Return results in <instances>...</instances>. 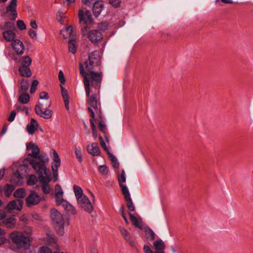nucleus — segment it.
I'll return each mask as SVG.
<instances>
[{"label": "nucleus", "mask_w": 253, "mask_h": 253, "mask_svg": "<svg viewBox=\"0 0 253 253\" xmlns=\"http://www.w3.org/2000/svg\"><path fill=\"white\" fill-rule=\"evenodd\" d=\"M6 130H7V127L5 126H4L0 132V134L3 135L6 132Z\"/></svg>", "instance_id": "64"}, {"label": "nucleus", "mask_w": 253, "mask_h": 253, "mask_svg": "<svg viewBox=\"0 0 253 253\" xmlns=\"http://www.w3.org/2000/svg\"><path fill=\"white\" fill-rule=\"evenodd\" d=\"M38 175V178L40 183L41 184L42 192L44 194H47L49 193L50 188L48 183L51 181L50 177V173L47 171L46 168L42 169L39 168V170L35 171Z\"/></svg>", "instance_id": "7"}, {"label": "nucleus", "mask_w": 253, "mask_h": 253, "mask_svg": "<svg viewBox=\"0 0 253 253\" xmlns=\"http://www.w3.org/2000/svg\"><path fill=\"white\" fill-rule=\"evenodd\" d=\"M51 105V101H48L46 104L39 101L38 104L35 107V112L37 115L45 119H49L51 118L52 111L49 109H46Z\"/></svg>", "instance_id": "8"}, {"label": "nucleus", "mask_w": 253, "mask_h": 253, "mask_svg": "<svg viewBox=\"0 0 253 253\" xmlns=\"http://www.w3.org/2000/svg\"><path fill=\"white\" fill-rule=\"evenodd\" d=\"M15 189V186L9 184H6L4 186V193L5 196L9 197Z\"/></svg>", "instance_id": "34"}, {"label": "nucleus", "mask_w": 253, "mask_h": 253, "mask_svg": "<svg viewBox=\"0 0 253 253\" xmlns=\"http://www.w3.org/2000/svg\"><path fill=\"white\" fill-rule=\"evenodd\" d=\"M13 50L18 55H22L24 53L25 47L23 43L19 40H15L12 43Z\"/></svg>", "instance_id": "18"}, {"label": "nucleus", "mask_w": 253, "mask_h": 253, "mask_svg": "<svg viewBox=\"0 0 253 253\" xmlns=\"http://www.w3.org/2000/svg\"><path fill=\"white\" fill-rule=\"evenodd\" d=\"M145 235L147 239L150 241H153L155 238V234L154 231L150 228H147L145 230Z\"/></svg>", "instance_id": "36"}, {"label": "nucleus", "mask_w": 253, "mask_h": 253, "mask_svg": "<svg viewBox=\"0 0 253 253\" xmlns=\"http://www.w3.org/2000/svg\"><path fill=\"white\" fill-rule=\"evenodd\" d=\"M10 182L14 185H20L23 183V177L19 170L15 171L11 175Z\"/></svg>", "instance_id": "20"}, {"label": "nucleus", "mask_w": 253, "mask_h": 253, "mask_svg": "<svg viewBox=\"0 0 253 253\" xmlns=\"http://www.w3.org/2000/svg\"><path fill=\"white\" fill-rule=\"evenodd\" d=\"M154 246L156 250L162 251L165 248V245L164 242L161 240H156L154 242Z\"/></svg>", "instance_id": "35"}, {"label": "nucleus", "mask_w": 253, "mask_h": 253, "mask_svg": "<svg viewBox=\"0 0 253 253\" xmlns=\"http://www.w3.org/2000/svg\"><path fill=\"white\" fill-rule=\"evenodd\" d=\"M32 62V58L28 55L19 58L17 63L19 65L18 72L21 76L28 78L32 76V73L30 68Z\"/></svg>", "instance_id": "6"}, {"label": "nucleus", "mask_w": 253, "mask_h": 253, "mask_svg": "<svg viewBox=\"0 0 253 253\" xmlns=\"http://www.w3.org/2000/svg\"><path fill=\"white\" fill-rule=\"evenodd\" d=\"M87 37L92 42H96L103 38V35L98 30H93L87 33Z\"/></svg>", "instance_id": "15"}, {"label": "nucleus", "mask_w": 253, "mask_h": 253, "mask_svg": "<svg viewBox=\"0 0 253 253\" xmlns=\"http://www.w3.org/2000/svg\"><path fill=\"white\" fill-rule=\"evenodd\" d=\"M26 147L28 151H31L28 154V156L34 159L27 158L24 159V162H28L35 171L39 170V168H41L42 169L45 168L46 164L48 162L49 159L45 154L40 155V150L39 146L30 142L27 144Z\"/></svg>", "instance_id": "2"}, {"label": "nucleus", "mask_w": 253, "mask_h": 253, "mask_svg": "<svg viewBox=\"0 0 253 253\" xmlns=\"http://www.w3.org/2000/svg\"><path fill=\"white\" fill-rule=\"evenodd\" d=\"M40 98L41 99L48 100L49 98V95L47 92L42 91L40 93Z\"/></svg>", "instance_id": "53"}, {"label": "nucleus", "mask_w": 253, "mask_h": 253, "mask_svg": "<svg viewBox=\"0 0 253 253\" xmlns=\"http://www.w3.org/2000/svg\"><path fill=\"white\" fill-rule=\"evenodd\" d=\"M23 204V202L22 200L17 199L9 202L6 206V208L9 211L17 210L20 211L22 208Z\"/></svg>", "instance_id": "17"}, {"label": "nucleus", "mask_w": 253, "mask_h": 253, "mask_svg": "<svg viewBox=\"0 0 253 253\" xmlns=\"http://www.w3.org/2000/svg\"><path fill=\"white\" fill-rule=\"evenodd\" d=\"M29 34L32 39L36 38L37 37V32L36 31L31 29L29 31Z\"/></svg>", "instance_id": "57"}, {"label": "nucleus", "mask_w": 253, "mask_h": 253, "mask_svg": "<svg viewBox=\"0 0 253 253\" xmlns=\"http://www.w3.org/2000/svg\"><path fill=\"white\" fill-rule=\"evenodd\" d=\"M128 214L132 225L138 229H142L143 228V223L142 219L135 216L130 212L128 213Z\"/></svg>", "instance_id": "23"}, {"label": "nucleus", "mask_w": 253, "mask_h": 253, "mask_svg": "<svg viewBox=\"0 0 253 253\" xmlns=\"http://www.w3.org/2000/svg\"><path fill=\"white\" fill-rule=\"evenodd\" d=\"M40 253H53L49 248L43 246L40 248Z\"/></svg>", "instance_id": "52"}, {"label": "nucleus", "mask_w": 253, "mask_h": 253, "mask_svg": "<svg viewBox=\"0 0 253 253\" xmlns=\"http://www.w3.org/2000/svg\"><path fill=\"white\" fill-rule=\"evenodd\" d=\"M37 177L35 175H31L27 181V184L29 185H34L36 183Z\"/></svg>", "instance_id": "44"}, {"label": "nucleus", "mask_w": 253, "mask_h": 253, "mask_svg": "<svg viewBox=\"0 0 253 253\" xmlns=\"http://www.w3.org/2000/svg\"><path fill=\"white\" fill-rule=\"evenodd\" d=\"M52 152L53 154L52 158L54 161V163L52 164L51 168L53 171V181L54 182H55L58 179V169L60 166L61 162L57 152L55 150L53 149Z\"/></svg>", "instance_id": "10"}, {"label": "nucleus", "mask_w": 253, "mask_h": 253, "mask_svg": "<svg viewBox=\"0 0 253 253\" xmlns=\"http://www.w3.org/2000/svg\"><path fill=\"white\" fill-rule=\"evenodd\" d=\"M221 1L225 4L233 3V1L231 0H221Z\"/></svg>", "instance_id": "63"}, {"label": "nucleus", "mask_w": 253, "mask_h": 253, "mask_svg": "<svg viewBox=\"0 0 253 253\" xmlns=\"http://www.w3.org/2000/svg\"><path fill=\"white\" fill-rule=\"evenodd\" d=\"M5 174V169L3 168L0 169V180L2 179Z\"/></svg>", "instance_id": "61"}, {"label": "nucleus", "mask_w": 253, "mask_h": 253, "mask_svg": "<svg viewBox=\"0 0 253 253\" xmlns=\"http://www.w3.org/2000/svg\"><path fill=\"white\" fill-rule=\"evenodd\" d=\"M14 27L15 26L14 23L9 21L3 22L0 24V28L3 31V32L13 30L14 29Z\"/></svg>", "instance_id": "27"}, {"label": "nucleus", "mask_w": 253, "mask_h": 253, "mask_svg": "<svg viewBox=\"0 0 253 253\" xmlns=\"http://www.w3.org/2000/svg\"><path fill=\"white\" fill-rule=\"evenodd\" d=\"M75 154L76 156V158L79 161V162L81 163L83 161L82 157V153L81 149L80 148L79 149L76 148L75 150Z\"/></svg>", "instance_id": "47"}, {"label": "nucleus", "mask_w": 253, "mask_h": 253, "mask_svg": "<svg viewBox=\"0 0 253 253\" xmlns=\"http://www.w3.org/2000/svg\"><path fill=\"white\" fill-rule=\"evenodd\" d=\"M30 26L32 28L37 29L38 28V25L35 20H32L30 22Z\"/></svg>", "instance_id": "59"}, {"label": "nucleus", "mask_w": 253, "mask_h": 253, "mask_svg": "<svg viewBox=\"0 0 253 253\" xmlns=\"http://www.w3.org/2000/svg\"><path fill=\"white\" fill-rule=\"evenodd\" d=\"M118 180L119 184V186L121 188L122 192L123 193L124 188L126 189L127 191H129L128 189L126 187V185H124L123 183L125 182L126 181V177L125 175V172L124 169L122 170L121 173L120 174H118Z\"/></svg>", "instance_id": "25"}, {"label": "nucleus", "mask_w": 253, "mask_h": 253, "mask_svg": "<svg viewBox=\"0 0 253 253\" xmlns=\"http://www.w3.org/2000/svg\"><path fill=\"white\" fill-rule=\"evenodd\" d=\"M69 52L73 54H75L77 50V42L75 39H71L68 42Z\"/></svg>", "instance_id": "30"}, {"label": "nucleus", "mask_w": 253, "mask_h": 253, "mask_svg": "<svg viewBox=\"0 0 253 253\" xmlns=\"http://www.w3.org/2000/svg\"><path fill=\"white\" fill-rule=\"evenodd\" d=\"M87 110L90 113V116L91 117V119L89 120V122L90 124V126L92 130V135L94 139H96L97 137V133L96 128L94 122V120H95V113L93 111V110L90 107H88Z\"/></svg>", "instance_id": "19"}, {"label": "nucleus", "mask_w": 253, "mask_h": 253, "mask_svg": "<svg viewBox=\"0 0 253 253\" xmlns=\"http://www.w3.org/2000/svg\"><path fill=\"white\" fill-rule=\"evenodd\" d=\"M122 194L126 201V207L128 211H135V207L130 198L129 191H127L126 189L125 188H124L123 193H122Z\"/></svg>", "instance_id": "16"}, {"label": "nucleus", "mask_w": 253, "mask_h": 253, "mask_svg": "<svg viewBox=\"0 0 253 253\" xmlns=\"http://www.w3.org/2000/svg\"><path fill=\"white\" fill-rule=\"evenodd\" d=\"M41 197L35 191H32L31 194L26 198V203L28 206L36 205L41 201Z\"/></svg>", "instance_id": "13"}, {"label": "nucleus", "mask_w": 253, "mask_h": 253, "mask_svg": "<svg viewBox=\"0 0 253 253\" xmlns=\"http://www.w3.org/2000/svg\"><path fill=\"white\" fill-rule=\"evenodd\" d=\"M16 108L18 111H22V112H24L26 114H27V115L28 114V113H29L28 109L26 107L18 105H16Z\"/></svg>", "instance_id": "49"}, {"label": "nucleus", "mask_w": 253, "mask_h": 253, "mask_svg": "<svg viewBox=\"0 0 253 253\" xmlns=\"http://www.w3.org/2000/svg\"><path fill=\"white\" fill-rule=\"evenodd\" d=\"M87 103L89 105L90 107L93 108L96 114L98 117V119L95 121L98 122V127L99 130L103 133L106 142L109 143V139L108 135L107 128L105 125L102 112L100 108V103L99 101V95L98 93H91L90 96L88 97Z\"/></svg>", "instance_id": "3"}, {"label": "nucleus", "mask_w": 253, "mask_h": 253, "mask_svg": "<svg viewBox=\"0 0 253 253\" xmlns=\"http://www.w3.org/2000/svg\"><path fill=\"white\" fill-rule=\"evenodd\" d=\"M9 237L15 248L18 250L28 249L33 240L30 234L18 231L12 232Z\"/></svg>", "instance_id": "4"}, {"label": "nucleus", "mask_w": 253, "mask_h": 253, "mask_svg": "<svg viewBox=\"0 0 253 253\" xmlns=\"http://www.w3.org/2000/svg\"><path fill=\"white\" fill-rule=\"evenodd\" d=\"M38 125V122L34 119H32L30 124L26 126V129L30 134H33L35 131V126Z\"/></svg>", "instance_id": "29"}, {"label": "nucleus", "mask_w": 253, "mask_h": 253, "mask_svg": "<svg viewBox=\"0 0 253 253\" xmlns=\"http://www.w3.org/2000/svg\"><path fill=\"white\" fill-rule=\"evenodd\" d=\"M56 204L62 205L63 207L67 205V201L61 197V196H55Z\"/></svg>", "instance_id": "42"}, {"label": "nucleus", "mask_w": 253, "mask_h": 253, "mask_svg": "<svg viewBox=\"0 0 253 253\" xmlns=\"http://www.w3.org/2000/svg\"><path fill=\"white\" fill-rule=\"evenodd\" d=\"M61 94L65 103V108L67 110H69V97L67 90L61 85Z\"/></svg>", "instance_id": "26"}, {"label": "nucleus", "mask_w": 253, "mask_h": 253, "mask_svg": "<svg viewBox=\"0 0 253 253\" xmlns=\"http://www.w3.org/2000/svg\"><path fill=\"white\" fill-rule=\"evenodd\" d=\"M26 195L25 191L23 188H19L14 193L13 196L16 198H24Z\"/></svg>", "instance_id": "37"}, {"label": "nucleus", "mask_w": 253, "mask_h": 253, "mask_svg": "<svg viewBox=\"0 0 253 253\" xmlns=\"http://www.w3.org/2000/svg\"><path fill=\"white\" fill-rule=\"evenodd\" d=\"M55 196L62 195L63 192L62 190L61 186L59 185L56 184L55 185Z\"/></svg>", "instance_id": "46"}, {"label": "nucleus", "mask_w": 253, "mask_h": 253, "mask_svg": "<svg viewBox=\"0 0 253 253\" xmlns=\"http://www.w3.org/2000/svg\"><path fill=\"white\" fill-rule=\"evenodd\" d=\"M97 0H82L84 4L90 8H91Z\"/></svg>", "instance_id": "45"}, {"label": "nucleus", "mask_w": 253, "mask_h": 253, "mask_svg": "<svg viewBox=\"0 0 253 253\" xmlns=\"http://www.w3.org/2000/svg\"><path fill=\"white\" fill-rule=\"evenodd\" d=\"M16 114V113L15 111H14V110L12 111L8 118V121L10 122H13L15 119Z\"/></svg>", "instance_id": "56"}, {"label": "nucleus", "mask_w": 253, "mask_h": 253, "mask_svg": "<svg viewBox=\"0 0 253 253\" xmlns=\"http://www.w3.org/2000/svg\"><path fill=\"white\" fill-rule=\"evenodd\" d=\"M5 216V214L4 211L0 210V219H2L4 218Z\"/></svg>", "instance_id": "62"}, {"label": "nucleus", "mask_w": 253, "mask_h": 253, "mask_svg": "<svg viewBox=\"0 0 253 253\" xmlns=\"http://www.w3.org/2000/svg\"><path fill=\"white\" fill-rule=\"evenodd\" d=\"M109 2L113 6L118 7L120 5L121 0H109Z\"/></svg>", "instance_id": "51"}, {"label": "nucleus", "mask_w": 253, "mask_h": 253, "mask_svg": "<svg viewBox=\"0 0 253 253\" xmlns=\"http://www.w3.org/2000/svg\"><path fill=\"white\" fill-rule=\"evenodd\" d=\"M17 5V0H11L9 5L6 7V11L10 12V15L12 17V20H15L16 18L17 13L16 7Z\"/></svg>", "instance_id": "21"}, {"label": "nucleus", "mask_w": 253, "mask_h": 253, "mask_svg": "<svg viewBox=\"0 0 253 253\" xmlns=\"http://www.w3.org/2000/svg\"><path fill=\"white\" fill-rule=\"evenodd\" d=\"M104 8L103 1L98 0L91 7L93 15L97 17L101 13Z\"/></svg>", "instance_id": "22"}, {"label": "nucleus", "mask_w": 253, "mask_h": 253, "mask_svg": "<svg viewBox=\"0 0 253 253\" xmlns=\"http://www.w3.org/2000/svg\"><path fill=\"white\" fill-rule=\"evenodd\" d=\"M87 151L93 156L98 155L100 152L99 148L96 143H92L90 146H88Z\"/></svg>", "instance_id": "24"}, {"label": "nucleus", "mask_w": 253, "mask_h": 253, "mask_svg": "<svg viewBox=\"0 0 253 253\" xmlns=\"http://www.w3.org/2000/svg\"><path fill=\"white\" fill-rule=\"evenodd\" d=\"M30 95L28 93H23L20 94L18 101L22 104H27L30 100Z\"/></svg>", "instance_id": "32"}, {"label": "nucleus", "mask_w": 253, "mask_h": 253, "mask_svg": "<svg viewBox=\"0 0 253 253\" xmlns=\"http://www.w3.org/2000/svg\"><path fill=\"white\" fill-rule=\"evenodd\" d=\"M72 33V27L71 26H69L66 27L65 29L61 31V34L63 35V36L64 39H66V37H65V33L66 35H71Z\"/></svg>", "instance_id": "43"}, {"label": "nucleus", "mask_w": 253, "mask_h": 253, "mask_svg": "<svg viewBox=\"0 0 253 253\" xmlns=\"http://www.w3.org/2000/svg\"><path fill=\"white\" fill-rule=\"evenodd\" d=\"M101 57L98 51H94L89 54L88 59L84 65L79 64L80 73L83 78V82L87 97L90 96V93H98L99 95L101 84L102 80V73L93 71L94 68L98 66L101 62Z\"/></svg>", "instance_id": "1"}, {"label": "nucleus", "mask_w": 253, "mask_h": 253, "mask_svg": "<svg viewBox=\"0 0 253 253\" xmlns=\"http://www.w3.org/2000/svg\"><path fill=\"white\" fill-rule=\"evenodd\" d=\"M29 87V83L27 80L23 79L21 82L20 88L21 90L25 92L27 91Z\"/></svg>", "instance_id": "39"}, {"label": "nucleus", "mask_w": 253, "mask_h": 253, "mask_svg": "<svg viewBox=\"0 0 253 253\" xmlns=\"http://www.w3.org/2000/svg\"><path fill=\"white\" fill-rule=\"evenodd\" d=\"M74 192L77 200L81 199L82 197L85 196L83 193L82 188L76 185L73 186Z\"/></svg>", "instance_id": "31"}, {"label": "nucleus", "mask_w": 253, "mask_h": 253, "mask_svg": "<svg viewBox=\"0 0 253 253\" xmlns=\"http://www.w3.org/2000/svg\"><path fill=\"white\" fill-rule=\"evenodd\" d=\"M120 232L125 239V240L133 248H135L136 246V242L134 241L130 234L124 227H120Z\"/></svg>", "instance_id": "14"}, {"label": "nucleus", "mask_w": 253, "mask_h": 253, "mask_svg": "<svg viewBox=\"0 0 253 253\" xmlns=\"http://www.w3.org/2000/svg\"><path fill=\"white\" fill-rule=\"evenodd\" d=\"M50 217L57 233L60 235L64 233V225L66 223L65 218L60 212L53 209L50 211Z\"/></svg>", "instance_id": "5"}, {"label": "nucleus", "mask_w": 253, "mask_h": 253, "mask_svg": "<svg viewBox=\"0 0 253 253\" xmlns=\"http://www.w3.org/2000/svg\"><path fill=\"white\" fill-rule=\"evenodd\" d=\"M3 223L7 228H12L15 225L16 219L13 217L7 218L3 221Z\"/></svg>", "instance_id": "33"}, {"label": "nucleus", "mask_w": 253, "mask_h": 253, "mask_svg": "<svg viewBox=\"0 0 253 253\" xmlns=\"http://www.w3.org/2000/svg\"><path fill=\"white\" fill-rule=\"evenodd\" d=\"M143 251L145 253H153L149 246L145 245L143 247ZM155 253H165L164 252H155Z\"/></svg>", "instance_id": "54"}, {"label": "nucleus", "mask_w": 253, "mask_h": 253, "mask_svg": "<svg viewBox=\"0 0 253 253\" xmlns=\"http://www.w3.org/2000/svg\"><path fill=\"white\" fill-rule=\"evenodd\" d=\"M58 79H59V81L61 82V83H62L63 84H64L65 83V80L64 78V74H63V72L61 70H60L59 72Z\"/></svg>", "instance_id": "55"}, {"label": "nucleus", "mask_w": 253, "mask_h": 253, "mask_svg": "<svg viewBox=\"0 0 253 253\" xmlns=\"http://www.w3.org/2000/svg\"><path fill=\"white\" fill-rule=\"evenodd\" d=\"M38 84H39L38 81H37V80L33 81V82H32L31 86V88H30L31 93H33L36 91V90L37 89V86H38Z\"/></svg>", "instance_id": "48"}, {"label": "nucleus", "mask_w": 253, "mask_h": 253, "mask_svg": "<svg viewBox=\"0 0 253 253\" xmlns=\"http://www.w3.org/2000/svg\"><path fill=\"white\" fill-rule=\"evenodd\" d=\"M99 172L103 175L107 176L108 174V168L105 165L99 166L98 167Z\"/></svg>", "instance_id": "40"}, {"label": "nucleus", "mask_w": 253, "mask_h": 253, "mask_svg": "<svg viewBox=\"0 0 253 253\" xmlns=\"http://www.w3.org/2000/svg\"><path fill=\"white\" fill-rule=\"evenodd\" d=\"M64 208L71 214H75L76 213L75 208L68 202H67V205L64 207Z\"/></svg>", "instance_id": "38"}, {"label": "nucleus", "mask_w": 253, "mask_h": 253, "mask_svg": "<svg viewBox=\"0 0 253 253\" xmlns=\"http://www.w3.org/2000/svg\"><path fill=\"white\" fill-rule=\"evenodd\" d=\"M79 18L80 22H83L84 24H90L92 21V18L91 13L88 10L84 11L80 9L79 11Z\"/></svg>", "instance_id": "12"}, {"label": "nucleus", "mask_w": 253, "mask_h": 253, "mask_svg": "<svg viewBox=\"0 0 253 253\" xmlns=\"http://www.w3.org/2000/svg\"><path fill=\"white\" fill-rule=\"evenodd\" d=\"M2 36L3 38L7 42H13L15 38V34L13 30L3 32Z\"/></svg>", "instance_id": "28"}, {"label": "nucleus", "mask_w": 253, "mask_h": 253, "mask_svg": "<svg viewBox=\"0 0 253 253\" xmlns=\"http://www.w3.org/2000/svg\"><path fill=\"white\" fill-rule=\"evenodd\" d=\"M99 139L101 147L108 155V156L111 161L112 166L114 169H118L119 168L120 164L117 158L114 155L110 153L109 149L106 146V143L103 140V137L102 136H99Z\"/></svg>", "instance_id": "11"}, {"label": "nucleus", "mask_w": 253, "mask_h": 253, "mask_svg": "<svg viewBox=\"0 0 253 253\" xmlns=\"http://www.w3.org/2000/svg\"><path fill=\"white\" fill-rule=\"evenodd\" d=\"M108 27V24L106 22H101L98 24L97 26V30L98 31L102 33V32H104L106 30Z\"/></svg>", "instance_id": "41"}, {"label": "nucleus", "mask_w": 253, "mask_h": 253, "mask_svg": "<svg viewBox=\"0 0 253 253\" xmlns=\"http://www.w3.org/2000/svg\"><path fill=\"white\" fill-rule=\"evenodd\" d=\"M63 15V12L62 11V10H59L56 14L57 19L59 21H60L61 20Z\"/></svg>", "instance_id": "58"}, {"label": "nucleus", "mask_w": 253, "mask_h": 253, "mask_svg": "<svg viewBox=\"0 0 253 253\" xmlns=\"http://www.w3.org/2000/svg\"><path fill=\"white\" fill-rule=\"evenodd\" d=\"M17 26L21 30H25L26 28V26L22 20H18L17 21Z\"/></svg>", "instance_id": "50"}, {"label": "nucleus", "mask_w": 253, "mask_h": 253, "mask_svg": "<svg viewBox=\"0 0 253 253\" xmlns=\"http://www.w3.org/2000/svg\"><path fill=\"white\" fill-rule=\"evenodd\" d=\"M87 30V27L85 25L81 28V33L83 36L86 34Z\"/></svg>", "instance_id": "60"}, {"label": "nucleus", "mask_w": 253, "mask_h": 253, "mask_svg": "<svg viewBox=\"0 0 253 253\" xmlns=\"http://www.w3.org/2000/svg\"><path fill=\"white\" fill-rule=\"evenodd\" d=\"M78 206L84 211L90 213L93 210V206L87 197L85 195L77 200Z\"/></svg>", "instance_id": "9"}]
</instances>
